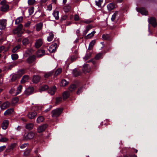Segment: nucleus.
I'll list each match as a JSON object with an SVG mask.
<instances>
[{
	"label": "nucleus",
	"instance_id": "obj_22",
	"mask_svg": "<svg viewBox=\"0 0 157 157\" xmlns=\"http://www.w3.org/2000/svg\"><path fill=\"white\" fill-rule=\"evenodd\" d=\"M118 15V12H115L112 15L111 20L112 21H116V17Z\"/></svg>",
	"mask_w": 157,
	"mask_h": 157
},
{
	"label": "nucleus",
	"instance_id": "obj_47",
	"mask_svg": "<svg viewBox=\"0 0 157 157\" xmlns=\"http://www.w3.org/2000/svg\"><path fill=\"white\" fill-rule=\"evenodd\" d=\"M11 58L13 60H15L18 58V55L17 54H14L11 55Z\"/></svg>",
	"mask_w": 157,
	"mask_h": 157
},
{
	"label": "nucleus",
	"instance_id": "obj_56",
	"mask_svg": "<svg viewBox=\"0 0 157 157\" xmlns=\"http://www.w3.org/2000/svg\"><path fill=\"white\" fill-rule=\"evenodd\" d=\"M6 147L5 145H3L0 147V152L3 151L6 148Z\"/></svg>",
	"mask_w": 157,
	"mask_h": 157
},
{
	"label": "nucleus",
	"instance_id": "obj_8",
	"mask_svg": "<svg viewBox=\"0 0 157 157\" xmlns=\"http://www.w3.org/2000/svg\"><path fill=\"white\" fill-rule=\"evenodd\" d=\"M136 10L137 12H139L143 15H146L147 14V12L144 8H142L139 9L136 7Z\"/></svg>",
	"mask_w": 157,
	"mask_h": 157
},
{
	"label": "nucleus",
	"instance_id": "obj_15",
	"mask_svg": "<svg viewBox=\"0 0 157 157\" xmlns=\"http://www.w3.org/2000/svg\"><path fill=\"white\" fill-rule=\"evenodd\" d=\"M37 115V113L34 111L33 112H29L28 113L27 116L30 119L34 118Z\"/></svg>",
	"mask_w": 157,
	"mask_h": 157
},
{
	"label": "nucleus",
	"instance_id": "obj_13",
	"mask_svg": "<svg viewBox=\"0 0 157 157\" xmlns=\"http://www.w3.org/2000/svg\"><path fill=\"white\" fill-rule=\"evenodd\" d=\"M56 87L55 86H53L50 88L48 91V93L51 95H53L56 91Z\"/></svg>",
	"mask_w": 157,
	"mask_h": 157
},
{
	"label": "nucleus",
	"instance_id": "obj_33",
	"mask_svg": "<svg viewBox=\"0 0 157 157\" xmlns=\"http://www.w3.org/2000/svg\"><path fill=\"white\" fill-rule=\"evenodd\" d=\"M29 41L27 38H24L22 40V44L24 45H26L29 44Z\"/></svg>",
	"mask_w": 157,
	"mask_h": 157
},
{
	"label": "nucleus",
	"instance_id": "obj_60",
	"mask_svg": "<svg viewBox=\"0 0 157 157\" xmlns=\"http://www.w3.org/2000/svg\"><path fill=\"white\" fill-rule=\"evenodd\" d=\"M5 48V47L4 46H1L0 47V53Z\"/></svg>",
	"mask_w": 157,
	"mask_h": 157
},
{
	"label": "nucleus",
	"instance_id": "obj_17",
	"mask_svg": "<svg viewBox=\"0 0 157 157\" xmlns=\"http://www.w3.org/2000/svg\"><path fill=\"white\" fill-rule=\"evenodd\" d=\"M81 73V72L76 68L73 70L72 74L75 77L78 76Z\"/></svg>",
	"mask_w": 157,
	"mask_h": 157
},
{
	"label": "nucleus",
	"instance_id": "obj_55",
	"mask_svg": "<svg viewBox=\"0 0 157 157\" xmlns=\"http://www.w3.org/2000/svg\"><path fill=\"white\" fill-rule=\"evenodd\" d=\"M82 87H80L79 88L77 92V94H79L81 92H82Z\"/></svg>",
	"mask_w": 157,
	"mask_h": 157
},
{
	"label": "nucleus",
	"instance_id": "obj_19",
	"mask_svg": "<svg viewBox=\"0 0 157 157\" xmlns=\"http://www.w3.org/2000/svg\"><path fill=\"white\" fill-rule=\"evenodd\" d=\"M90 67L88 64L84 65L83 67V71L85 73L88 72L90 71Z\"/></svg>",
	"mask_w": 157,
	"mask_h": 157
},
{
	"label": "nucleus",
	"instance_id": "obj_11",
	"mask_svg": "<svg viewBox=\"0 0 157 157\" xmlns=\"http://www.w3.org/2000/svg\"><path fill=\"white\" fill-rule=\"evenodd\" d=\"M148 22L152 25L154 27L156 26L157 25L155 19L153 17L151 18L148 19Z\"/></svg>",
	"mask_w": 157,
	"mask_h": 157
},
{
	"label": "nucleus",
	"instance_id": "obj_4",
	"mask_svg": "<svg viewBox=\"0 0 157 157\" xmlns=\"http://www.w3.org/2000/svg\"><path fill=\"white\" fill-rule=\"evenodd\" d=\"M4 2V1H2L1 2V4L2 5L1 7V10L2 11L6 12L9 10V6L7 4H3Z\"/></svg>",
	"mask_w": 157,
	"mask_h": 157
},
{
	"label": "nucleus",
	"instance_id": "obj_10",
	"mask_svg": "<svg viewBox=\"0 0 157 157\" xmlns=\"http://www.w3.org/2000/svg\"><path fill=\"white\" fill-rule=\"evenodd\" d=\"M47 127V125L46 124L42 125L40 126L37 129V131L38 132L40 133L44 131Z\"/></svg>",
	"mask_w": 157,
	"mask_h": 157
},
{
	"label": "nucleus",
	"instance_id": "obj_53",
	"mask_svg": "<svg viewBox=\"0 0 157 157\" xmlns=\"http://www.w3.org/2000/svg\"><path fill=\"white\" fill-rule=\"evenodd\" d=\"M81 22L88 24H89L91 22V21L89 20H82L81 21Z\"/></svg>",
	"mask_w": 157,
	"mask_h": 157
},
{
	"label": "nucleus",
	"instance_id": "obj_27",
	"mask_svg": "<svg viewBox=\"0 0 157 157\" xmlns=\"http://www.w3.org/2000/svg\"><path fill=\"white\" fill-rule=\"evenodd\" d=\"M35 60V57L34 56H30L29 57L27 60V62L29 63H33Z\"/></svg>",
	"mask_w": 157,
	"mask_h": 157
},
{
	"label": "nucleus",
	"instance_id": "obj_18",
	"mask_svg": "<svg viewBox=\"0 0 157 157\" xmlns=\"http://www.w3.org/2000/svg\"><path fill=\"white\" fill-rule=\"evenodd\" d=\"M17 145V144L16 143H13L11 144L8 147L6 150L8 151H10L13 150L14 148Z\"/></svg>",
	"mask_w": 157,
	"mask_h": 157
},
{
	"label": "nucleus",
	"instance_id": "obj_24",
	"mask_svg": "<svg viewBox=\"0 0 157 157\" xmlns=\"http://www.w3.org/2000/svg\"><path fill=\"white\" fill-rule=\"evenodd\" d=\"M54 35L52 32L49 33V36H48L47 40L49 42L51 41L54 38Z\"/></svg>",
	"mask_w": 157,
	"mask_h": 157
},
{
	"label": "nucleus",
	"instance_id": "obj_44",
	"mask_svg": "<svg viewBox=\"0 0 157 157\" xmlns=\"http://www.w3.org/2000/svg\"><path fill=\"white\" fill-rule=\"evenodd\" d=\"M71 9V6L69 5H67L65 6L64 9L65 12H67L69 11Z\"/></svg>",
	"mask_w": 157,
	"mask_h": 157
},
{
	"label": "nucleus",
	"instance_id": "obj_52",
	"mask_svg": "<svg viewBox=\"0 0 157 157\" xmlns=\"http://www.w3.org/2000/svg\"><path fill=\"white\" fill-rule=\"evenodd\" d=\"M28 145V143H25L22 144L20 146V148L21 149H23L25 148Z\"/></svg>",
	"mask_w": 157,
	"mask_h": 157
},
{
	"label": "nucleus",
	"instance_id": "obj_1",
	"mask_svg": "<svg viewBox=\"0 0 157 157\" xmlns=\"http://www.w3.org/2000/svg\"><path fill=\"white\" fill-rule=\"evenodd\" d=\"M63 109L61 108H58L54 109L52 112V116L53 118L58 117L61 113Z\"/></svg>",
	"mask_w": 157,
	"mask_h": 157
},
{
	"label": "nucleus",
	"instance_id": "obj_43",
	"mask_svg": "<svg viewBox=\"0 0 157 157\" xmlns=\"http://www.w3.org/2000/svg\"><path fill=\"white\" fill-rule=\"evenodd\" d=\"M62 71V69L61 68H59L57 69L55 73V75L57 76L59 75Z\"/></svg>",
	"mask_w": 157,
	"mask_h": 157
},
{
	"label": "nucleus",
	"instance_id": "obj_37",
	"mask_svg": "<svg viewBox=\"0 0 157 157\" xmlns=\"http://www.w3.org/2000/svg\"><path fill=\"white\" fill-rule=\"evenodd\" d=\"M96 33V32L95 31H93L92 32H91L90 33L88 34L86 36V37H87L88 38H90L93 37L95 33Z\"/></svg>",
	"mask_w": 157,
	"mask_h": 157
},
{
	"label": "nucleus",
	"instance_id": "obj_29",
	"mask_svg": "<svg viewBox=\"0 0 157 157\" xmlns=\"http://www.w3.org/2000/svg\"><path fill=\"white\" fill-rule=\"evenodd\" d=\"M43 26V24L40 22L37 24L36 25V29L37 31H39L42 29Z\"/></svg>",
	"mask_w": 157,
	"mask_h": 157
},
{
	"label": "nucleus",
	"instance_id": "obj_38",
	"mask_svg": "<svg viewBox=\"0 0 157 157\" xmlns=\"http://www.w3.org/2000/svg\"><path fill=\"white\" fill-rule=\"evenodd\" d=\"M18 101V99L17 98H13L12 101V104L13 105H15Z\"/></svg>",
	"mask_w": 157,
	"mask_h": 157
},
{
	"label": "nucleus",
	"instance_id": "obj_42",
	"mask_svg": "<svg viewBox=\"0 0 157 157\" xmlns=\"http://www.w3.org/2000/svg\"><path fill=\"white\" fill-rule=\"evenodd\" d=\"M21 48V46L20 45H17L13 48L12 50V52L15 53L17 51Z\"/></svg>",
	"mask_w": 157,
	"mask_h": 157
},
{
	"label": "nucleus",
	"instance_id": "obj_20",
	"mask_svg": "<svg viewBox=\"0 0 157 157\" xmlns=\"http://www.w3.org/2000/svg\"><path fill=\"white\" fill-rule=\"evenodd\" d=\"M45 53V51L44 50H39L37 52V55L38 57H40Z\"/></svg>",
	"mask_w": 157,
	"mask_h": 157
},
{
	"label": "nucleus",
	"instance_id": "obj_63",
	"mask_svg": "<svg viewBox=\"0 0 157 157\" xmlns=\"http://www.w3.org/2000/svg\"><path fill=\"white\" fill-rule=\"evenodd\" d=\"M102 38L106 40L107 39L106 37V35L105 34H104L102 35Z\"/></svg>",
	"mask_w": 157,
	"mask_h": 157
},
{
	"label": "nucleus",
	"instance_id": "obj_48",
	"mask_svg": "<svg viewBox=\"0 0 157 157\" xmlns=\"http://www.w3.org/2000/svg\"><path fill=\"white\" fill-rule=\"evenodd\" d=\"M102 1L100 0H96L95 1L96 5L99 7H100L101 5Z\"/></svg>",
	"mask_w": 157,
	"mask_h": 157
},
{
	"label": "nucleus",
	"instance_id": "obj_57",
	"mask_svg": "<svg viewBox=\"0 0 157 157\" xmlns=\"http://www.w3.org/2000/svg\"><path fill=\"white\" fill-rule=\"evenodd\" d=\"M52 5L50 4L48 6L47 9V10H48L49 11H51L52 10Z\"/></svg>",
	"mask_w": 157,
	"mask_h": 157
},
{
	"label": "nucleus",
	"instance_id": "obj_23",
	"mask_svg": "<svg viewBox=\"0 0 157 157\" xmlns=\"http://www.w3.org/2000/svg\"><path fill=\"white\" fill-rule=\"evenodd\" d=\"M92 28V26L91 25H88L86 27V30L83 32V34L86 35L88 32Z\"/></svg>",
	"mask_w": 157,
	"mask_h": 157
},
{
	"label": "nucleus",
	"instance_id": "obj_64",
	"mask_svg": "<svg viewBox=\"0 0 157 157\" xmlns=\"http://www.w3.org/2000/svg\"><path fill=\"white\" fill-rule=\"evenodd\" d=\"M80 31L79 29H77L76 30V33L78 35V34H79L80 33Z\"/></svg>",
	"mask_w": 157,
	"mask_h": 157
},
{
	"label": "nucleus",
	"instance_id": "obj_36",
	"mask_svg": "<svg viewBox=\"0 0 157 157\" xmlns=\"http://www.w3.org/2000/svg\"><path fill=\"white\" fill-rule=\"evenodd\" d=\"M95 43V41L94 40H92L90 43L88 49L91 50L93 47Z\"/></svg>",
	"mask_w": 157,
	"mask_h": 157
},
{
	"label": "nucleus",
	"instance_id": "obj_34",
	"mask_svg": "<svg viewBox=\"0 0 157 157\" xmlns=\"http://www.w3.org/2000/svg\"><path fill=\"white\" fill-rule=\"evenodd\" d=\"M68 83V82L65 79H63L61 82L60 85L61 86H67Z\"/></svg>",
	"mask_w": 157,
	"mask_h": 157
},
{
	"label": "nucleus",
	"instance_id": "obj_5",
	"mask_svg": "<svg viewBox=\"0 0 157 157\" xmlns=\"http://www.w3.org/2000/svg\"><path fill=\"white\" fill-rule=\"evenodd\" d=\"M34 91V88L33 87H29L26 89L25 91V94L27 95H30L32 94Z\"/></svg>",
	"mask_w": 157,
	"mask_h": 157
},
{
	"label": "nucleus",
	"instance_id": "obj_6",
	"mask_svg": "<svg viewBox=\"0 0 157 157\" xmlns=\"http://www.w3.org/2000/svg\"><path fill=\"white\" fill-rule=\"evenodd\" d=\"M6 20H0V29L2 30L4 29L6 27Z\"/></svg>",
	"mask_w": 157,
	"mask_h": 157
},
{
	"label": "nucleus",
	"instance_id": "obj_9",
	"mask_svg": "<svg viewBox=\"0 0 157 157\" xmlns=\"http://www.w3.org/2000/svg\"><path fill=\"white\" fill-rule=\"evenodd\" d=\"M42 44L43 41L42 40L40 39L36 41L35 44V46L36 48H38L42 45Z\"/></svg>",
	"mask_w": 157,
	"mask_h": 157
},
{
	"label": "nucleus",
	"instance_id": "obj_25",
	"mask_svg": "<svg viewBox=\"0 0 157 157\" xmlns=\"http://www.w3.org/2000/svg\"><path fill=\"white\" fill-rule=\"evenodd\" d=\"M59 11L58 10L54 11L52 13L53 16L55 17L56 20H58L59 19Z\"/></svg>",
	"mask_w": 157,
	"mask_h": 157
},
{
	"label": "nucleus",
	"instance_id": "obj_49",
	"mask_svg": "<svg viewBox=\"0 0 157 157\" xmlns=\"http://www.w3.org/2000/svg\"><path fill=\"white\" fill-rule=\"evenodd\" d=\"M36 2L35 0H28V4L29 5H32L34 4Z\"/></svg>",
	"mask_w": 157,
	"mask_h": 157
},
{
	"label": "nucleus",
	"instance_id": "obj_40",
	"mask_svg": "<svg viewBox=\"0 0 157 157\" xmlns=\"http://www.w3.org/2000/svg\"><path fill=\"white\" fill-rule=\"evenodd\" d=\"M76 88V85L75 84H72L71 85L69 88V92H71L72 91H73Z\"/></svg>",
	"mask_w": 157,
	"mask_h": 157
},
{
	"label": "nucleus",
	"instance_id": "obj_61",
	"mask_svg": "<svg viewBox=\"0 0 157 157\" xmlns=\"http://www.w3.org/2000/svg\"><path fill=\"white\" fill-rule=\"evenodd\" d=\"M89 58V56H88L87 55H86L85 56L84 58V59H85V60H87Z\"/></svg>",
	"mask_w": 157,
	"mask_h": 157
},
{
	"label": "nucleus",
	"instance_id": "obj_59",
	"mask_svg": "<svg viewBox=\"0 0 157 157\" xmlns=\"http://www.w3.org/2000/svg\"><path fill=\"white\" fill-rule=\"evenodd\" d=\"M31 23L30 21H28L25 23V26L26 27H29Z\"/></svg>",
	"mask_w": 157,
	"mask_h": 157
},
{
	"label": "nucleus",
	"instance_id": "obj_51",
	"mask_svg": "<svg viewBox=\"0 0 157 157\" xmlns=\"http://www.w3.org/2000/svg\"><path fill=\"white\" fill-rule=\"evenodd\" d=\"M62 100V98L61 97H58L56 98V103L57 104L60 102Z\"/></svg>",
	"mask_w": 157,
	"mask_h": 157
},
{
	"label": "nucleus",
	"instance_id": "obj_62",
	"mask_svg": "<svg viewBox=\"0 0 157 157\" xmlns=\"http://www.w3.org/2000/svg\"><path fill=\"white\" fill-rule=\"evenodd\" d=\"M15 91V90L14 89H11L10 90V91L9 92L10 94H13L14 92Z\"/></svg>",
	"mask_w": 157,
	"mask_h": 157
},
{
	"label": "nucleus",
	"instance_id": "obj_7",
	"mask_svg": "<svg viewBox=\"0 0 157 157\" xmlns=\"http://www.w3.org/2000/svg\"><path fill=\"white\" fill-rule=\"evenodd\" d=\"M10 103L8 101H6L3 103L1 106V109L4 110L9 107L10 106Z\"/></svg>",
	"mask_w": 157,
	"mask_h": 157
},
{
	"label": "nucleus",
	"instance_id": "obj_26",
	"mask_svg": "<svg viewBox=\"0 0 157 157\" xmlns=\"http://www.w3.org/2000/svg\"><path fill=\"white\" fill-rule=\"evenodd\" d=\"M56 49V47L54 45H52L50 47L48 50L50 52L53 53L55 52Z\"/></svg>",
	"mask_w": 157,
	"mask_h": 157
},
{
	"label": "nucleus",
	"instance_id": "obj_30",
	"mask_svg": "<svg viewBox=\"0 0 157 157\" xmlns=\"http://www.w3.org/2000/svg\"><path fill=\"white\" fill-rule=\"evenodd\" d=\"M29 79V76L28 75H24L22 78L21 80V83H24L25 82L27 81Z\"/></svg>",
	"mask_w": 157,
	"mask_h": 157
},
{
	"label": "nucleus",
	"instance_id": "obj_12",
	"mask_svg": "<svg viewBox=\"0 0 157 157\" xmlns=\"http://www.w3.org/2000/svg\"><path fill=\"white\" fill-rule=\"evenodd\" d=\"M9 125V121L8 120L4 121L2 124V129H6Z\"/></svg>",
	"mask_w": 157,
	"mask_h": 157
},
{
	"label": "nucleus",
	"instance_id": "obj_21",
	"mask_svg": "<svg viewBox=\"0 0 157 157\" xmlns=\"http://www.w3.org/2000/svg\"><path fill=\"white\" fill-rule=\"evenodd\" d=\"M13 112V108H10L6 110L4 113L5 116H7L10 114H12Z\"/></svg>",
	"mask_w": 157,
	"mask_h": 157
},
{
	"label": "nucleus",
	"instance_id": "obj_31",
	"mask_svg": "<svg viewBox=\"0 0 157 157\" xmlns=\"http://www.w3.org/2000/svg\"><path fill=\"white\" fill-rule=\"evenodd\" d=\"M34 125L32 123H29L27 124L26 126V128L28 130H31L33 128Z\"/></svg>",
	"mask_w": 157,
	"mask_h": 157
},
{
	"label": "nucleus",
	"instance_id": "obj_45",
	"mask_svg": "<svg viewBox=\"0 0 157 157\" xmlns=\"http://www.w3.org/2000/svg\"><path fill=\"white\" fill-rule=\"evenodd\" d=\"M48 88V86L47 85L43 86L40 88V92L45 91L47 90Z\"/></svg>",
	"mask_w": 157,
	"mask_h": 157
},
{
	"label": "nucleus",
	"instance_id": "obj_58",
	"mask_svg": "<svg viewBox=\"0 0 157 157\" xmlns=\"http://www.w3.org/2000/svg\"><path fill=\"white\" fill-rule=\"evenodd\" d=\"M74 19L75 21H78L79 19V17L77 14H75V15Z\"/></svg>",
	"mask_w": 157,
	"mask_h": 157
},
{
	"label": "nucleus",
	"instance_id": "obj_35",
	"mask_svg": "<svg viewBox=\"0 0 157 157\" xmlns=\"http://www.w3.org/2000/svg\"><path fill=\"white\" fill-rule=\"evenodd\" d=\"M23 20V17H18L16 20L15 21V24L17 25L19 24L20 22L22 21Z\"/></svg>",
	"mask_w": 157,
	"mask_h": 157
},
{
	"label": "nucleus",
	"instance_id": "obj_41",
	"mask_svg": "<svg viewBox=\"0 0 157 157\" xmlns=\"http://www.w3.org/2000/svg\"><path fill=\"white\" fill-rule=\"evenodd\" d=\"M44 120V117L42 116H40L38 117L36 120V121L38 123H40L43 122Z\"/></svg>",
	"mask_w": 157,
	"mask_h": 157
},
{
	"label": "nucleus",
	"instance_id": "obj_32",
	"mask_svg": "<svg viewBox=\"0 0 157 157\" xmlns=\"http://www.w3.org/2000/svg\"><path fill=\"white\" fill-rule=\"evenodd\" d=\"M114 7V6L113 3H109L107 5V8L109 11H111Z\"/></svg>",
	"mask_w": 157,
	"mask_h": 157
},
{
	"label": "nucleus",
	"instance_id": "obj_3",
	"mask_svg": "<svg viewBox=\"0 0 157 157\" xmlns=\"http://www.w3.org/2000/svg\"><path fill=\"white\" fill-rule=\"evenodd\" d=\"M35 135L34 133L32 132H30L25 135L24 137V140H28L33 139Z\"/></svg>",
	"mask_w": 157,
	"mask_h": 157
},
{
	"label": "nucleus",
	"instance_id": "obj_50",
	"mask_svg": "<svg viewBox=\"0 0 157 157\" xmlns=\"http://www.w3.org/2000/svg\"><path fill=\"white\" fill-rule=\"evenodd\" d=\"M102 54L101 53H99L97 54L95 57V59L96 60H98L100 58H102Z\"/></svg>",
	"mask_w": 157,
	"mask_h": 157
},
{
	"label": "nucleus",
	"instance_id": "obj_54",
	"mask_svg": "<svg viewBox=\"0 0 157 157\" xmlns=\"http://www.w3.org/2000/svg\"><path fill=\"white\" fill-rule=\"evenodd\" d=\"M8 140V139L6 138H2L0 139V141L2 142H5Z\"/></svg>",
	"mask_w": 157,
	"mask_h": 157
},
{
	"label": "nucleus",
	"instance_id": "obj_14",
	"mask_svg": "<svg viewBox=\"0 0 157 157\" xmlns=\"http://www.w3.org/2000/svg\"><path fill=\"white\" fill-rule=\"evenodd\" d=\"M23 28V25L21 24H20L17 26V27L16 28L13 30V33H14L16 34L19 32L21 31Z\"/></svg>",
	"mask_w": 157,
	"mask_h": 157
},
{
	"label": "nucleus",
	"instance_id": "obj_28",
	"mask_svg": "<svg viewBox=\"0 0 157 157\" xmlns=\"http://www.w3.org/2000/svg\"><path fill=\"white\" fill-rule=\"evenodd\" d=\"M70 94L68 91H65L63 92V96L64 100H65L68 98Z\"/></svg>",
	"mask_w": 157,
	"mask_h": 157
},
{
	"label": "nucleus",
	"instance_id": "obj_39",
	"mask_svg": "<svg viewBox=\"0 0 157 157\" xmlns=\"http://www.w3.org/2000/svg\"><path fill=\"white\" fill-rule=\"evenodd\" d=\"M53 72L52 71H50L45 74L44 77L45 78H48L52 75L53 74Z\"/></svg>",
	"mask_w": 157,
	"mask_h": 157
},
{
	"label": "nucleus",
	"instance_id": "obj_16",
	"mask_svg": "<svg viewBox=\"0 0 157 157\" xmlns=\"http://www.w3.org/2000/svg\"><path fill=\"white\" fill-rule=\"evenodd\" d=\"M40 79V77L38 75H34L33 76L32 81L34 83L38 82Z\"/></svg>",
	"mask_w": 157,
	"mask_h": 157
},
{
	"label": "nucleus",
	"instance_id": "obj_46",
	"mask_svg": "<svg viewBox=\"0 0 157 157\" xmlns=\"http://www.w3.org/2000/svg\"><path fill=\"white\" fill-rule=\"evenodd\" d=\"M22 86L19 85V86L17 90L16 95H17L21 93V90L22 89Z\"/></svg>",
	"mask_w": 157,
	"mask_h": 157
},
{
	"label": "nucleus",
	"instance_id": "obj_2",
	"mask_svg": "<svg viewBox=\"0 0 157 157\" xmlns=\"http://www.w3.org/2000/svg\"><path fill=\"white\" fill-rule=\"evenodd\" d=\"M25 73V71L23 70H19L17 72V75H13L11 79V80L12 81H15L16 79V77L19 78L21 77Z\"/></svg>",
	"mask_w": 157,
	"mask_h": 157
}]
</instances>
